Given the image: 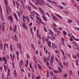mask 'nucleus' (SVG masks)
I'll return each mask as SVG.
<instances>
[{
  "instance_id": "bf43d9fd",
  "label": "nucleus",
  "mask_w": 79,
  "mask_h": 79,
  "mask_svg": "<svg viewBox=\"0 0 79 79\" xmlns=\"http://www.w3.org/2000/svg\"><path fill=\"white\" fill-rule=\"evenodd\" d=\"M14 15L15 18H16V17H18V16H17V15H16V13H14Z\"/></svg>"
},
{
  "instance_id": "603ef678",
  "label": "nucleus",
  "mask_w": 79,
  "mask_h": 79,
  "mask_svg": "<svg viewBox=\"0 0 79 79\" xmlns=\"http://www.w3.org/2000/svg\"><path fill=\"white\" fill-rule=\"evenodd\" d=\"M58 69L59 71H60V72H61V73H62V71H61V68H60V67H58Z\"/></svg>"
},
{
  "instance_id": "a19ab883",
  "label": "nucleus",
  "mask_w": 79,
  "mask_h": 79,
  "mask_svg": "<svg viewBox=\"0 0 79 79\" xmlns=\"http://www.w3.org/2000/svg\"><path fill=\"white\" fill-rule=\"evenodd\" d=\"M58 7H59V8H60V9H63V7L61 6L58 5Z\"/></svg>"
},
{
  "instance_id": "72a5a7b5",
  "label": "nucleus",
  "mask_w": 79,
  "mask_h": 79,
  "mask_svg": "<svg viewBox=\"0 0 79 79\" xmlns=\"http://www.w3.org/2000/svg\"><path fill=\"white\" fill-rule=\"evenodd\" d=\"M2 48H3V45H2V43H1L0 44V48L1 50H2Z\"/></svg>"
},
{
  "instance_id": "7ed1b4c3",
  "label": "nucleus",
  "mask_w": 79,
  "mask_h": 79,
  "mask_svg": "<svg viewBox=\"0 0 79 79\" xmlns=\"http://www.w3.org/2000/svg\"><path fill=\"white\" fill-rule=\"evenodd\" d=\"M51 15L52 17V19L54 20V21H58V19L56 17L55 15H53V14H51Z\"/></svg>"
},
{
  "instance_id": "774afa93",
  "label": "nucleus",
  "mask_w": 79,
  "mask_h": 79,
  "mask_svg": "<svg viewBox=\"0 0 79 79\" xmlns=\"http://www.w3.org/2000/svg\"><path fill=\"white\" fill-rule=\"evenodd\" d=\"M40 76H37L36 77V79H40Z\"/></svg>"
},
{
  "instance_id": "58836bf2",
  "label": "nucleus",
  "mask_w": 79,
  "mask_h": 79,
  "mask_svg": "<svg viewBox=\"0 0 79 79\" xmlns=\"http://www.w3.org/2000/svg\"><path fill=\"white\" fill-rule=\"evenodd\" d=\"M60 50H61L63 56H64V51H63V50H62V49H60Z\"/></svg>"
},
{
  "instance_id": "f3484780",
  "label": "nucleus",
  "mask_w": 79,
  "mask_h": 79,
  "mask_svg": "<svg viewBox=\"0 0 79 79\" xmlns=\"http://www.w3.org/2000/svg\"><path fill=\"white\" fill-rule=\"evenodd\" d=\"M47 44L48 45V46H49V47L50 48L51 47V42L50 41H48L47 42Z\"/></svg>"
},
{
  "instance_id": "8fccbe9b",
  "label": "nucleus",
  "mask_w": 79,
  "mask_h": 79,
  "mask_svg": "<svg viewBox=\"0 0 79 79\" xmlns=\"http://www.w3.org/2000/svg\"><path fill=\"white\" fill-rule=\"evenodd\" d=\"M67 76H68V74H67V73H65V74L64 75V77H66Z\"/></svg>"
},
{
  "instance_id": "13d9d810",
  "label": "nucleus",
  "mask_w": 79,
  "mask_h": 79,
  "mask_svg": "<svg viewBox=\"0 0 79 79\" xmlns=\"http://www.w3.org/2000/svg\"><path fill=\"white\" fill-rule=\"evenodd\" d=\"M63 59L64 60H65L66 59V56H64V57L63 58Z\"/></svg>"
},
{
  "instance_id": "39448f33",
  "label": "nucleus",
  "mask_w": 79,
  "mask_h": 79,
  "mask_svg": "<svg viewBox=\"0 0 79 79\" xmlns=\"http://www.w3.org/2000/svg\"><path fill=\"white\" fill-rule=\"evenodd\" d=\"M35 1L36 2H35V5L36 6H37L38 5H41V4L40 3V1H39V0H35Z\"/></svg>"
},
{
  "instance_id": "052dcab7",
  "label": "nucleus",
  "mask_w": 79,
  "mask_h": 79,
  "mask_svg": "<svg viewBox=\"0 0 79 79\" xmlns=\"http://www.w3.org/2000/svg\"><path fill=\"white\" fill-rule=\"evenodd\" d=\"M27 58H28V59L30 58V56H29V54H27Z\"/></svg>"
},
{
  "instance_id": "ddd939ff",
  "label": "nucleus",
  "mask_w": 79,
  "mask_h": 79,
  "mask_svg": "<svg viewBox=\"0 0 79 79\" xmlns=\"http://www.w3.org/2000/svg\"><path fill=\"white\" fill-rule=\"evenodd\" d=\"M63 63L64 66H67V67L68 66V63L66 62H63Z\"/></svg>"
},
{
  "instance_id": "338daca9",
  "label": "nucleus",
  "mask_w": 79,
  "mask_h": 79,
  "mask_svg": "<svg viewBox=\"0 0 79 79\" xmlns=\"http://www.w3.org/2000/svg\"><path fill=\"white\" fill-rule=\"evenodd\" d=\"M6 61H7L6 59H5V60H4V63L5 64H6Z\"/></svg>"
},
{
  "instance_id": "c85d7f7f",
  "label": "nucleus",
  "mask_w": 79,
  "mask_h": 79,
  "mask_svg": "<svg viewBox=\"0 0 79 79\" xmlns=\"http://www.w3.org/2000/svg\"><path fill=\"white\" fill-rule=\"evenodd\" d=\"M67 22L68 23H72L73 21L70 19H69Z\"/></svg>"
},
{
  "instance_id": "e2e57ef3",
  "label": "nucleus",
  "mask_w": 79,
  "mask_h": 79,
  "mask_svg": "<svg viewBox=\"0 0 79 79\" xmlns=\"http://www.w3.org/2000/svg\"><path fill=\"white\" fill-rule=\"evenodd\" d=\"M13 56H12V58H13V60H14V59H15V54H13Z\"/></svg>"
},
{
  "instance_id": "5701e85b",
  "label": "nucleus",
  "mask_w": 79,
  "mask_h": 79,
  "mask_svg": "<svg viewBox=\"0 0 79 79\" xmlns=\"http://www.w3.org/2000/svg\"><path fill=\"white\" fill-rule=\"evenodd\" d=\"M23 18H24V19H29V17L28 16H27V17H26L25 16H24V15H23Z\"/></svg>"
},
{
  "instance_id": "a18cd8bd",
  "label": "nucleus",
  "mask_w": 79,
  "mask_h": 79,
  "mask_svg": "<svg viewBox=\"0 0 79 79\" xmlns=\"http://www.w3.org/2000/svg\"><path fill=\"white\" fill-rule=\"evenodd\" d=\"M54 31L55 32H56L57 31V28L55 27L54 28Z\"/></svg>"
},
{
  "instance_id": "aec40b11",
  "label": "nucleus",
  "mask_w": 79,
  "mask_h": 79,
  "mask_svg": "<svg viewBox=\"0 0 79 79\" xmlns=\"http://www.w3.org/2000/svg\"><path fill=\"white\" fill-rule=\"evenodd\" d=\"M10 48L11 52H13V45H12L11 44L10 45Z\"/></svg>"
},
{
  "instance_id": "a211bd4d",
  "label": "nucleus",
  "mask_w": 79,
  "mask_h": 79,
  "mask_svg": "<svg viewBox=\"0 0 79 79\" xmlns=\"http://www.w3.org/2000/svg\"><path fill=\"white\" fill-rule=\"evenodd\" d=\"M48 33H49V35H50V34H52V35H54V33H53V31H52L51 30H49Z\"/></svg>"
},
{
  "instance_id": "f03ea898",
  "label": "nucleus",
  "mask_w": 79,
  "mask_h": 79,
  "mask_svg": "<svg viewBox=\"0 0 79 79\" xmlns=\"http://www.w3.org/2000/svg\"><path fill=\"white\" fill-rule=\"evenodd\" d=\"M39 11L40 13L43 15H45V11L42 8L39 7Z\"/></svg>"
},
{
  "instance_id": "de8ad7c7",
  "label": "nucleus",
  "mask_w": 79,
  "mask_h": 79,
  "mask_svg": "<svg viewBox=\"0 0 79 79\" xmlns=\"http://www.w3.org/2000/svg\"><path fill=\"white\" fill-rule=\"evenodd\" d=\"M4 46H6V48H8V44H6L5 43L4 44Z\"/></svg>"
},
{
  "instance_id": "f704fd0d",
  "label": "nucleus",
  "mask_w": 79,
  "mask_h": 79,
  "mask_svg": "<svg viewBox=\"0 0 79 79\" xmlns=\"http://www.w3.org/2000/svg\"><path fill=\"white\" fill-rule=\"evenodd\" d=\"M38 66L40 69H42V67L41 66V65H40L38 64Z\"/></svg>"
},
{
  "instance_id": "0e129e2a",
  "label": "nucleus",
  "mask_w": 79,
  "mask_h": 79,
  "mask_svg": "<svg viewBox=\"0 0 79 79\" xmlns=\"http://www.w3.org/2000/svg\"><path fill=\"white\" fill-rule=\"evenodd\" d=\"M53 25L54 26L53 27L52 26V27H53V28L54 27H56V24H55V23H54L53 24Z\"/></svg>"
},
{
  "instance_id": "2eb2a0df",
  "label": "nucleus",
  "mask_w": 79,
  "mask_h": 79,
  "mask_svg": "<svg viewBox=\"0 0 79 79\" xmlns=\"http://www.w3.org/2000/svg\"><path fill=\"white\" fill-rule=\"evenodd\" d=\"M52 46L55 48H57V46L55 44L52 43Z\"/></svg>"
},
{
  "instance_id": "dca6fc26",
  "label": "nucleus",
  "mask_w": 79,
  "mask_h": 79,
  "mask_svg": "<svg viewBox=\"0 0 79 79\" xmlns=\"http://www.w3.org/2000/svg\"><path fill=\"white\" fill-rule=\"evenodd\" d=\"M8 19L11 21H12L13 19V17L11 15H9V18H8Z\"/></svg>"
},
{
  "instance_id": "9d476101",
  "label": "nucleus",
  "mask_w": 79,
  "mask_h": 79,
  "mask_svg": "<svg viewBox=\"0 0 79 79\" xmlns=\"http://www.w3.org/2000/svg\"><path fill=\"white\" fill-rule=\"evenodd\" d=\"M30 13L31 14V15H32V16H34V15H35V13H36L35 11L33 10L32 12H31V11H30Z\"/></svg>"
},
{
  "instance_id": "864d4df0",
  "label": "nucleus",
  "mask_w": 79,
  "mask_h": 79,
  "mask_svg": "<svg viewBox=\"0 0 79 79\" xmlns=\"http://www.w3.org/2000/svg\"><path fill=\"white\" fill-rule=\"evenodd\" d=\"M23 20V22H26V20H25V19L24 18V16H23L22 17Z\"/></svg>"
},
{
  "instance_id": "473e14b6",
  "label": "nucleus",
  "mask_w": 79,
  "mask_h": 79,
  "mask_svg": "<svg viewBox=\"0 0 79 79\" xmlns=\"http://www.w3.org/2000/svg\"><path fill=\"white\" fill-rule=\"evenodd\" d=\"M36 34H37V37H38L39 35V30L37 29L36 31Z\"/></svg>"
},
{
  "instance_id": "49530a36",
  "label": "nucleus",
  "mask_w": 79,
  "mask_h": 79,
  "mask_svg": "<svg viewBox=\"0 0 79 79\" xmlns=\"http://www.w3.org/2000/svg\"><path fill=\"white\" fill-rule=\"evenodd\" d=\"M32 25V22H31L29 24V27H31Z\"/></svg>"
},
{
  "instance_id": "f257e3e1",
  "label": "nucleus",
  "mask_w": 79,
  "mask_h": 79,
  "mask_svg": "<svg viewBox=\"0 0 79 79\" xmlns=\"http://www.w3.org/2000/svg\"><path fill=\"white\" fill-rule=\"evenodd\" d=\"M4 3L5 6L6 7V12L7 13V15H9V12H8V11H10V10H9V9H8V0H5L4 1Z\"/></svg>"
},
{
  "instance_id": "1a4fd4ad",
  "label": "nucleus",
  "mask_w": 79,
  "mask_h": 79,
  "mask_svg": "<svg viewBox=\"0 0 79 79\" xmlns=\"http://www.w3.org/2000/svg\"><path fill=\"white\" fill-rule=\"evenodd\" d=\"M48 2H50V3H54V4L55 5V6H56V5L58 4L55 1L52 2L50 0H48Z\"/></svg>"
},
{
  "instance_id": "5fc2aeb1",
  "label": "nucleus",
  "mask_w": 79,
  "mask_h": 79,
  "mask_svg": "<svg viewBox=\"0 0 79 79\" xmlns=\"http://www.w3.org/2000/svg\"><path fill=\"white\" fill-rule=\"evenodd\" d=\"M54 73H59V72H58V71H56V70H54Z\"/></svg>"
},
{
  "instance_id": "2f4dec72",
  "label": "nucleus",
  "mask_w": 79,
  "mask_h": 79,
  "mask_svg": "<svg viewBox=\"0 0 79 79\" xmlns=\"http://www.w3.org/2000/svg\"><path fill=\"white\" fill-rule=\"evenodd\" d=\"M32 6L33 7L34 9H35V10H38L37 7H36L34 5H33Z\"/></svg>"
},
{
  "instance_id": "a878e982",
  "label": "nucleus",
  "mask_w": 79,
  "mask_h": 79,
  "mask_svg": "<svg viewBox=\"0 0 79 79\" xmlns=\"http://www.w3.org/2000/svg\"><path fill=\"white\" fill-rule=\"evenodd\" d=\"M14 37L15 40H16V42H18V37H17V36L16 34L14 35Z\"/></svg>"
},
{
  "instance_id": "bb28decb",
  "label": "nucleus",
  "mask_w": 79,
  "mask_h": 79,
  "mask_svg": "<svg viewBox=\"0 0 79 79\" xmlns=\"http://www.w3.org/2000/svg\"><path fill=\"white\" fill-rule=\"evenodd\" d=\"M41 2L42 3H43V4H44V5H46V3H45V2L44 1V0H40Z\"/></svg>"
},
{
  "instance_id": "3c124183",
  "label": "nucleus",
  "mask_w": 79,
  "mask_h": 79,
  "mask_svg": "<svg viewBox=\"0 0 79 79\" xmlns=\"http://www.w3.org/2000/svg\"><path fill=\"white\" fill-rule=\"evenodd\" d=\"M44 31H45V32H47V29H46V28L45 27H44Z\"/></svg>"
},
{
  "instance_id": "c03bdc74",
  "label": "nucleus",
  "mask_w": 79,
  "mask_h": 79,
  "mask_svg": "<svg viewBox=\"0 0 79 79\" xmlns=\"http://www.w3.org/2000/svg\"><path fill=\"white\" fill-rule=\"evenodd\" d=\"M57 35H60V31H57L56 32Z\"/></svg>"
},
{
  "instance_id": "423d86ee",
  "label": "nucleus",
  "mask_w": 79,
  "mask_h": 79,
  "mask_svg": "<svg viewBox=\"0 0 79 79\" xmlns=\"http://www.w3.org/2000/svg\"><path fill=\"white\" fill-rule=\"evenodd\" d=\"M16 30H17V25H15V26L13 27V31L14 33L16 32Z\"/></svg>"
},
{
  "instance_id": "ea45409f",
  "label": "nucleus",
  "mask_w": 79,
  "mask_h": 79,
  "mask_svg": "<svg viewBox=\"0 0 79 79\" xmlns=\"http://www.w3.org/2000/svg\"><path fill=\"white\" fill-rule=\"evenodd\" d=\"M30 18L31 19L33 20H34V18L32 17V15H30Z\"/></svg>"
},
{
  "instance_id": "cd10ccee",
  "label": "nucleus",
  "mask_w": 79,
  "mask_h": 79,
  "mask_svg": "<svg viewBox=\"0 0 79 79\" xmlns=\"http://www.w3.org/2000/svg\"><path fill=\"white\" fill-rule=\"evenodd\" d=\"M29 64V61H28V60H27L26 61V64H25L26 67H27V65H28Z\"/></svg>"
},
{
  "instance_id": "6ab92c4d",
  "label": "nucleus",
  "mask_w": 79,
  "mask_h": 79,
  "mask_svg": "<svg viewBox=\"0 0 79 79\" xmlns=\"http://www.w3.org/2000/svg\"><path fill=\"white\" fill-rule=\"evenodd\" d=\"M46 5H47L48 6L49 8H53V7L51 6L49 4L47 3H45Z\"/></svg>"
},
{
  "instance_id": "f8f14e48",
  "label": "nucleus",
  "mask_w": 79,
  "mask_h": 79,
  "mask_svg": "<svg viewBox=\"0 0 79 79\" xmlns=\"http://www.w3.org/2000/svg\"><path fill=\"white\" fill-rule=\"evenodd\" d=\"M54 60V56H52L51 57V62L53 63V60Z\"/></svg>"
},
{
  "instance_id": "6e6d98bb",
  "label": "nucleus",
  "mask_w": 79,
  "mask_h": 79,
  "mask_svg": "<svg viewBox=\"0 0 79 79\" xmlns=\"http://www.w3.org/2000/svg\"><path fill=\"white\" fill-rule=\"evenodd\" d=\"M69 73L70 74H73V72H72V70H70L69 71Z\"/></svg>"
},
{
  "instance_id": "b1692460",
  "label": "nucleus",
  "mask_w": 79,
  "mask_h": 79,
  "mask_svg": "<svg viewBox=\"0 0 79 79\" xmlns=\"http://www.w3.org/2000/svg\"><path fill=\"white\" fill-rule=\"evenodd\" d=\"M42 16L44 21H47V18H46V17H45V16H44L43 15H42Z\"/></svg>"
},
{
  "instance_id": "6e6552de",
  "label": "nucleus",
  "mask_w": 79,
  "mask_h": 79,
  "mask_svg": "<svg viewBox=\"0 0 79 79\" xmlns=\"http://www.w3.org/2000/svg\"><path fill=\"white\" fill-rule=\"evenodd\" d=\"M23 28H25V29L26 30H27V27L26 26V24H25V23H23Z\"/></svg>"
},
{
  "instance_id": "37998d69",
  "label": "nucleus",
  "mask_w": 79,
  "mask_h": 79,
  "mask_svg": "<svg viewBox=\"0 0 79 79\" xmlns=\"http://www.w3.org/2000/svg\"><path fill=\"white\" fill-rule=\"evenodd\" d=\"M19 63H20V64H23V63H24L23 61V60H22V59H21L20 60V61Z\"/></svg>"
},
{
  "instance_id": "393cba45",
  "label": "nucleus",
  "mask_w": 79,
  "mask_h": 79,
  "mask_svg": "<svg viewBox=\"0 0 79 79\" xmlns=\"http://www.w3.org/2000/svg\"><path fill=\"white\" fill-rule=\"evenodd\" d=\"M35 17L37 18V19L39 20V22H40V21H42V20L40 19V18H39V17L37 16H35Z\"/></svg>"
},
{
  "instance_id": "4c0bfd02",
  "label": "nucleus",
  "mask_w": 79,
  "mask_h": 79,
  "mask_svg": "<svg viewBox=\"0 0 79 79\" xmlns=\"http://www.w3.org/2000/svg\"><path fill=\"white\" fill-rule=\"evenodd\" d=\"M40 23H41V24H43L44 26H46V25L44 23V22H42V20H41V21H40Z\"/></svg>"
},
{
  "instance_id": "c756f323",
  "label": "nucleus",
  "mask_w": 79,
  "mask_h": 79,
  "mask_svg": "<svg viewBox=\"0 0 79 79\" xmlns=\"http://www.w3.org/2000/svg\"><path fill=\"white\" fill-rule=\"evenodd\" d=\"M18 16L20 18V15L22 14V13L21 12H19L18 13Z\"/></svg>"
},
{
  "instance_id": "4be33fe9",
  "label": "nucleus",
  "mask_w": 79,
  "mask_h": 79,
  "mask_svg": "<svg viewBox=\"0 0 79 79\" xmlns=\"http://www.w3.org/2000/svg\"><path fill=\"white\" fill-rule=\"evenodd\" d=\"M14 75L15 77H16V76H17V75H16V72L15 70H14Z\"/></svg>"
},
{
  "instance_id": "7c9ffc66",
  "label": "nucleus",
  "mask_w": 79,
  "mask_h": 79,
  "mask_svg": "<svg viewBox=\"0 0 79 79\" xmlns=\"http://www.w3.org/2000/svg\"><path fill=\"white\" fill-rule=\"evenodd\" d=\"M61 3L63 6H66V3H65L63 2H61Z\"/></svg>"
},
{
  "instance_id": "680f3d73",
  "label": "nucleus",
  "mask_w": 79,
  "mask_h": 79,
  "mask_svg": "<svg viewBox=\"0 0 79 79\" xmlns=\"http://www.w3.org/2000/svg\"><path fill=\"white\" fill-rule=\"evenodd\" d=\"M29 5H30L31 6H33V4H32V3H31V2H29Z\"/></svg>"
},
{
  "instance_id": "20e7f679",
  "label": "nucleus",
  "mask_w": 79,
  "mask_h": 79,
  "mask_svg": "<svg viewBox=\"0 0 79 79\" xmlns=\"http://www.w3.org/2000/svg\"><path fill=\"white\" fill-rule=\"evenodd\" d=\"M0 15L1 17V18L2 19V21H4V19H3V15H2V7L0 6Z\"/></svg>"
},
{
  "instance_id": "0eeeda50",
  "label": "nucleus",
  "mask_w": 79,
  "mask_h": 79,
  "mask_svg": "<svg viewBox=\"0 0 79 79\" xmlns=\"http://www.w3.org/2000/svg\"><path fill=\"white\" fill-rule=\"evenodd\" d=\"M26 8L27 10H28L29 11H32L31 7L29 6H28H28H26Z\"/></svg>"
},
{
  "instance_id": "4d7b16f0",
  "label": "nucleus",
  "mask_w": 79,
  "mask_h": 79,
  "mask_svg": "<svg viewBox=\"0 0 79 79\" xmlns=\"http://www.w3.org/2000/svg\"><path fill=\"white\" fill-rule=\"evenodd\" d=\"M76 65L77 66H78V65H79V64H78V60H76Z\"/></svg>"
},
{
  "instance_id": "412c9836",
  "label": "nucleus",
  "mask_w": 79,
  "mask_h": 79,
  "mask_svg": "<svg viewBox=\"0 0 79 79\" xmlns=\"http://www.w3.org/2000/svg\"><path fill=\"white\" fill-rule=\"evenodd\" d=\"M3 23L2 24V31L4 32L5 31V25L3 24Z\"/></svg>"
},
{
  "instance_id": "9b49d317",
  "label": "nucleus",
  "mask_w": 79,
  "mask_h": 79,
  "mask_svg": "<svg viewBox=\"0 0 79 79\" xmlns=\"http://www.w3.org/2000/svg\"><path fill=\"white\" fill-rule=\"evenodd\" d=\"M17 46L18 48H19L21 50V45L20 44H18V43H17Z\"/></svg>"
},
{
  "instance_id": "69168bd1",
  "label": "nucleus",
  "mask_w": 79,
  "mask_h": 79,
  "mask_svg": "<svg viewBox=\"0 0 79 79\" xmlns=\"http://www.w3.org/2000/svg\"><path fill=\"white\" fill-rule=\"evenodd\" d=\"M12 66H13V68L14 69H15V63L14 62H12Z\"/></svg>"
},
{
  "instance_id": "e433bc0d",
  "label": "nucleus",
  "mask_w": 79,
  "mask_h": 79,
  "mask_svg": "<svg viewBox=\"0 0 79 79\" xmlns=\"http://www.w3.org/2000/svg\"><path fill=\"white\" fill-rule=\"evenodd\" d=\"M66 56L68 58H71V55L69 53L67 54Z\"/></svg>"
},
{
  "instance_id": "79ce46f5",
  "label": "nucleus",
  "mask_w": 79,
  "mask_h": 79,
  "mask_svg": "<svg viewBox=\"0 0 79 79\" xmlns=\"http://www.w3.org/2000/svg\"><path fill=\"white\" fill-rule=\"evenodd\" d=\"M16 55H17V56H19V52H18V51H16Z\"/></svg>"
},
{
  "instance_id": "c9c22d12",
  "label": "nucleus",
  "mask_w": 79,
  "mask_h": 79,
  "mask_svg": "<svg viewBox=\"0 0 79 79\" xmlns=\"http://www.w3.org/2000/svg\"><path fill=\"white\" fill-rule=\"evenodd\" d=\"M31 48L33 49V50H34L35 49V48H34V45L32 44H31Z\"/></svg>"
},
{
  "instance_id": "09e8293b",
  "label": "nucleus",
  "mask_w": 79,
  "mask_h": 79,
  "mask_svg": "<svg viewBox=\"0 0 79 79\" xmlns=\"http://www.w3.org/2000/svg\"><path fill=\"white\" fill-rule=\"evenodd\" d=\"M63 34H64V35H67L66 32V31H63Z\"/></svg>"
},
{
  "instance_id": "4468645a",
  "label": "nucleus",
  "mask_w": 79,
  "mask_h": 79,
  "mask_svg": "<svg viewBox=\"0 0 79 79\" xmlns=\"http://www.w3.org/2000/svg\"><path fill=\"white\" fill-rule=\"evenodd\" d=\"M56 16H57V17H58V18H60L61 19H62L63 18L60 15H59L58 14H56Z\"/></svg>"
}]
</instances>
